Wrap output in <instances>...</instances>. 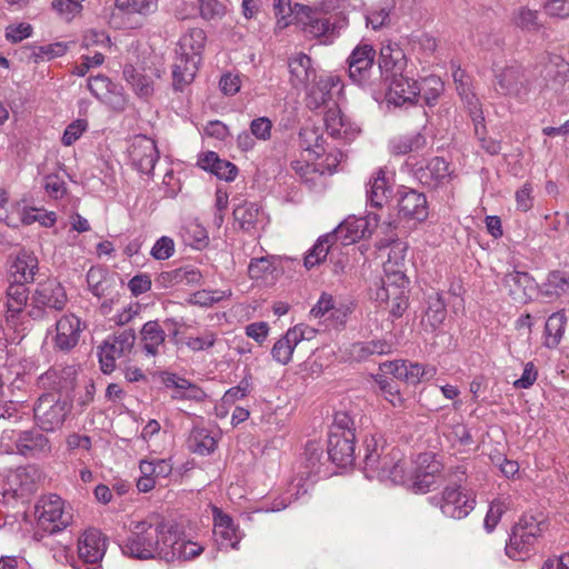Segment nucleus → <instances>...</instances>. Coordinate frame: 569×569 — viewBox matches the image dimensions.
I'll return each instance as SVG.
<instances>
[{
    "label": "nucleus",
    "mask_w": 569,
    "mask_h": 569,
    "mask_svg": "<svg viewBox=\"0 0 569 569\" xmlns=\"http://www.w3.org/2000/svg\"><path fill=\"white\" fill-rule=\"evenodd\" d=\"M170 527L157 512H151L141 520H132L129 535L121 545L123 555L140 560L163 559L170 539Z\"/></svg>",
    "instance_id": "f257e3e1"
},
{
    "label": "nucleus",
    "mask_w": 569,
    "mask_h": 569,
    "mask_svg": "<svg viewBox=\"0 0 569 569\" xmlns=\"http://www.w3.org/2000/svg\"><path fill=\"white\" fill-rule=\"evenodd\" d=\"M363 468L367 479L390 480L393 483L407 482L405 465L400 451L389 448L380 433H370L362 439Z\"/></svg>",
    "instance_id": "f03ea898"
},
{
    "label": "nucleus",
    "mask_w": 569,
    "mask_h": 569,
    "mask_svg": "<svg viewBox=\"0 0 569 569\" xmlns=\"http://www.w3.org/2000/svg\"><path fill=\"white\" fill-rule=\"evenodd\" d=\"M339 0L322 1L319 6H298L296 21L301 26L303 34L317 39L321 43H330L339 30L347 24L346 17L336 9L342 6Z\"/></svg>",
    "instance_id": "7ed1b4c3"
},
{
    "label": "nucleus",
    "mask_w": 569,
    "mask_h": 569,
    "mask_svg": "<svg viewBox=\"0 0 569 569\" xmlns=\"http://www.w3.org/2000/svg\"><path fill=\"white\" fill-rule=\"evenodd\" d=\"M547 529L548 522L542 513H523L511 529L506 555L513 560L528 559L536 552L537 543Z\"/></svg>",
    "instance_id": "20e7f679"
},
{
    "label": "nucleus",
    "mask_w": 569,
    "mask_h": 569,
    "mask_svg": "<svg viewBox=\"0 0 569 569\" xmlns=\"http://www.w3.org/2000/svg\"><path fill=\"white\" fill-rule=\"evenodd\" d=\"M4 322L21 337L26 336L32 327L29 316V290L23 283L9 281L4 296Z\"/></svg>",
    "instance_id": "39448f33"
},
{
    "label": "nucleus",
    "mask_w": 569,
    "mask_h": 569,
    "mask_svg": "<svg viewBox=\"0 0 569 569\" xmlns=\"http://www.w3.org/2000/svg\"><path fill=\"white\" fill-rule=\"evenodd\" d=\"M68 302L67 292L57 279L39 282L30 297L29 316L33 321L47 318L48 310L62 311Z\"/></svg>",
    "instance_id": "423d86ee"
},
{
    "label": "nucleus",
    "mask_w": 569,
    "mask_h": 569,
    "mask_svg": "<svg viewBox=\"0 0 569 569\" xmlns=\"http://www.w3.org/2000/svg\"><path fill=\"white\" fill-rule=\"evenodd\" d=\"M38 526L49 532L61 531L72 523V508L57 495L41 497L36 505Z\"/></svg>",
    "instance_id": "0eeeda50"
},
{
    "label": "nucleus",
    "mask_w": 569,
    "mask_h": 569,
    "mask_svg": "<svg viewBox=\"0 0 569 569\" xmlns=\"http://www.w3.org/2000/svg\"><path fill=\"white\" fill-rule=\"evenodd\" d=\"M71 400L47 392L40 396L33 407L36 423L44 431L59 429L71 412Z\"/></svg>",
    "instance_id": "6e6552de"
},
{
    "label": "nucleus",
    "mask_w": 569,
    "mask_h": 569,
    "mask_svg": "<svg viewBox=\"0 0 569 569\" xmlns=\"http://www.w3.org/2000/svg\"><path fill=\"white\" fill-rule=\"evenodd\" d=\"M14 440L17 452L26 458L46 456L51 452V443L47 436L39 430H27L17 435L14 431L4 430L0 437V450L10 453L13 448L7 441Z\"/></svg>",
    "instance_id": "1a4fd4ad"
},
{
    "label": "nucleus",
    "mask_w": 569,
    "mask_h": 569,
    "mask_svg": "<svg viewBox=\"0 0 569 569\" xmlns=\"http://www.w3.org/2000/svg\"><path fill=\"white\" fill-rule=\"evenodd\" d=\"M136 340L137 337L132 329L122 330L104 340L98 348L101 371L106 375L113 372L117 367L116 361L131 353Z\"/></svg>",
    "instance_id": "9d476101"
},
{
    "label": "nucleus",
    "mask_w": 569,
    "mask_h": 569,
    "mask_svg": "<svg viewBox=\"0 0 569 569\" xmlns=\"http://www.w3.org/2000/svg\"><path fill=\"white\" fill-rule=\"evenodd\" d=\"M78 368L73 365H56L38 378V386L43 390L70 399L78 378Z\"/></svg>",
    "instance_id": "9b49d317"
},
{
    "label": "nucleus",
    "mask_w": 569,
    "mask_h": 569,
    "mask_svg": "<svg viewBox=\"0 0 569 569\" xmlns=\"http://www.w3.org/2000/svg\"><path fill=\"white\" fill-rule=\"evenodd\" d=\"M431 501L439 506L441 512L452 519L467 517L475 508L473 497L461 490L457 483L445 487L441 497H432Z\"/></svg>",
    "instance_id": "f8f14e48"
},
{
    "label": "nucleus",
    "mask_w": 569,
    "mask_h": 569,
    "mask_svg": "<svg viewBox=\"0 0 569 569\" xmlns=\"http://www.w3.org/2000/svg\"><path fill=\"white\" fill-rule=\"evenodd\" d=\"M379 369L385 373L392 375L400 381L413 386L432 379L437 373V368L433 366H423L408 360L386 361L379 365Z\"/></svg>",
    "instance_id": "ddd939ff"
},
{
    "label": "nucleus",
    "mask_w": 569,
    "mask_h": 569,
    "mask_svg": "<svg viewBox=\"0 0 569 569\" xmlns=\"http://www.w3.org/2000/svg\"><path fill=\"white\" fill-rule=\"evenodd\" d=\"M82 330L83 327L79 317L73 313L61 316L57 320L53 330L49 331L53 349L61 352L71 351L79 343Z\"/></svg>",
    "instance_id": "4468645a"
},
{
    "label": "nucleus",
    "mask_w": 569,
    "mask_h": 569,
    "mask_svg": "<svg viewBox=\"0 0 569 569\" xmlns=\"http://www.w3.org/2000/svg\"><path fill=\"white\" fill-rule=\"evenodd\" d=\"M128 154L131 166L143 174H150L159 159L154 140L142 134L131 139Z\"/></svg>",
    "instance_id": "2eb2a0df"
},
{
    "label": "nucleus",
    "mask_w": 569,
    "mask_h": 569,
    "mask_svg": "<svg viewBox=\"0 0 569 569\" xmlns=\"http://www.w3.org/2000/svg\"><path fill=\"white\" fill-rule=\"evenodd\" d=\"M496 90L518 101H526L530 92V82L519 66L506 67L496 76Z\"/></svg>",
    "instance_id": "dca6fc26"
},
{
    "label": "nucleus",
    "mask_w": 569,
    "mask_h": 569,
    "mask_svg": "<svg viewBox=\"0 0 569 569\" xmlns=\"http://www.w3.org/2000/svg\"><path fill=\"white\" fill-rule=\"evenodd\" d=\"M39 269L37 256L27 249H20L16 253L9 256L8 260V279L17 283H31Z\"/></svg>",
    "instance_id": "f3484780"
},
{
    "label": "nucleus",
    "mask_w": 569,
    "mask_h": 569,
    "mask_svg": "<svg viewBox=\"0 0 569 569\" xmlns=\"http://www.w3.org/2000/svg\"><path fill=\"white\" fill-rule=\"evenodd\" d=\"M398 213L400 217L422 222L429 216L427 197L423 192L402 187L398 191Z\"/></svg>",
    "instance_id": "a211bd4d"
},
{
    "label": "nucleus",
    "mask_w": 569,
    "mask_h": 569,
    "mask_svg": "<svg viewBox=\"0 0 569 569\" xmlns=\"http://www.w3.org/2000/svg\"><path fill=\"white\" fill-rule=\"evenodd\" d=\"M415 177L422 186L438 189L451 180L449 163L441 157H433L425 167L415 170Z\"/></svg>",
    "instance_id": "6ab92c4d"
},
{
    "label": "nucleus",
    "mask_w": 569,
    "mask_h": 569,
    "mask_svg": "<svg viewBox=\"0 0 569 569\" xmlns=\"http://www.w3.org/2000/svg\"><path fill=\"white\" fill-rule=\"evenodd\" d=\"M41 475L34 466L19 467L7 476L8 490L17 497H28L38 489Z\"/></svg>",
    "instance_id": "aec40b11"
},
{
    "label": "nucleus",
    "mask_w": 569,
    "mask_h": 569,
    "mask_svg": "<svg viewBox=\"0 0 569 569\" xmlns=\"http://www.w3.org/2000/svg\"><path fill=\"white\" fill-rule=\"evenodd\" d=\"M418 462L419 468L411 479V487L416 492L423 493L438 483V473H440L442 466L431 453L420 455Z\"/></svg>",
    "instance_id": "412c9836"
},
{
    "label": "nucleus",
    "mask_w": 569,
    "mask_h": 569,
    "mask_svg": "<svg viewBox=\"0 0 569 569\" xmlns=\"http://www.w3.org/2000/svg\"><path fill=\"white\" fill-rule=\"evenodd\" d=\"M388 91L386 98L389 103L402 106L406 102H412L419 93L418 82L410 78L406 72L387 80Z\"/></svg>",
    "instance_id": "4be33fe9"
},
{
    "label": "nucleus",
    "mask_w": 569,
    "mask_h": 569,
    "mask_svg": "<svg viewBox=\"0 0 569 569\" xmlns=\"http://www.w3.org/2000/svg\"><path fill=\"white\" fill-rule=\"evenodd\" d=\"M355 440L356 437L330 433L328 457L339 468L350 467L352 469L356 461Z\"/></svg>",
    "instance_id": "5701e85b"
},
{
    "label": "nucleus",
    "mask_w": 569,
    "mask_h": 569,
    "mask_svg": "<svg viewBox=\"0 0 569 569\" xmlns=\"http://www.w3.org/2000/svg\"><path fill=\"white\" fill-rule=\"evenodd\" d=\"M202 278L201 272L190 266L180 267L171 270L161 271L154 279L156 286L161 289H170L179 286H190L199 283Z\"/></svg>",
    "instance_id": "b1692460"
},
{
    "label": "nucleus",
    "mask_w": 569,
    "mask_h": 569,
    "mask_svg": "<svg viewBox=\"0 0 569 569\" xmlns=\"http://www.w3.org/2000/svg\"><path fill=\"white\" fill-rule=\"evenodd\" d=\"M203 551V547L172 531L170 527V539L163 552V560H191Z\"/></svg>",
    "instance_id": "393cba45"
},
{
    "label": "nucleus",
    "mask_w": 569,
    "mask_h": 569,
    "mask_svg": "<svg viewBox=\"0 0 569 569\" xmlns=\"http://www.w3.org/2000/svg\"><path fill=\"white\" fill-rule=\"evenodd\" d=\"M106 552V540L98 529H88L79 538L78 555L88 563L99 562Z\"/></svg>",
    "instance_id": "a878e982"
},
{
    "label": "nucleus",
    "mask_w": 569,
    "mask_h": 569,
    "mask_svg": "<svg viewBox=\"0 0 569 569\" xmlns=\"http://www.w3.org/2000/svg\"><path fill=\"white\" fill-rule=\"evenodd\" d=\"M290 83L296 89H307L316 80V70L309 56L300 52L289 59L288 62Z\"/></svg>",
    "instance_id": "bb28decb"
},
{
    "label": "nucleus",
    "mask_w": 569,
    "mask_h": 569,
    "mask_svg": "<svg viewBox=\"0 0 569 569\" xmlns=\"http://www.w3.org/2000/svg\"><path fill=\"white\" fill-rule=\"evenodd\" d=\"M166 331L158 320L147 321L140 330L142 350L151 357H157L166 350Z\"/></svg>",
    "instance_id": "cd10ccee"
},
{
    "label": "nucleus",
    "mask_w": 569,
    "mask_h": 569,
    "mask_svg": "<svg viewBox=\"0 0 569 569\" xmlns=\"http://www.w3.org/2000/svg\"><path fill=\"white\" fill-rule=\"evenodd\" d=\"M379 69L385 80L401 76L407 69V58L398 46H387L381 49Z\"/></svg>",
    "instance_id": "c85d7f7f"
},
{
    "label": "nucleus",
    "mask_w": 569,
    "mask_h": 569,
    "mask_svg": "<svg viewBox=\"0 0 569 569\" xmlns=\"http://www.w3.org/2000/svg\"><path fill=\"white\" fill-rule=\"evenodd\" d=\"M213 515V533L222 540V543L237 548L241 540L238 528L233 523L232 518L224 513L218 507L212 508Z\"/></svg>",
    "instance_id": "c756f323"
},
{
    "label": "nucleus",
    "mask_w": 569,
    "mask_h": 569,
    "mask_svg": "<svg viewBox=\"0 0 569 569\" xmlns=\"http://www.w3.org/2000/svg\"><path fill=\"white\" fill-rule=\"evenodd\" d=\"M207 34L201 28H191L181 36L178 42V54L202 60Z\"/></svg>",
    "instance_id": "7c9ffc66"
},
{
    "label": "nucleus",
    "mask_w": 569,
    "mask_h": 569,
    "mask_svg": "<svg viewBox=\"0 0 569 569\" xmlns=\"http://www.w3.org/2000/svg\"><path fill=\"white\" fill-rule=\"evenodd\" d=\"M338 80L333 77L320 78L308 90L306 97V106L310 110H318L321 107H327L331 101V90Z\"/></svg>",
    "instance_id": "2f4dec72"
},
{
    "label": "nucleus",
    "mask_w": 569,
    "mask_h": 569,
    "mask_svg": "<svg viewBox=\"0 0 569 569\" xmlns=\"http://www.w3.org/2000/svg\"><path fill=\"white\" fill-rule=\"evenodd\" d=\"M389 191L390 186L386 177V171L383 169H379L373 173L368 182L366 191L367 202L373 209H382L383 204L388 200Z\"/></svg>",
    "instance_id": "473e14b6"
},
{
    "label": "nucleus",
    "mask_w": 569,
    "mask_h": 569,
    "mask_svg": "<svg viewBox=\"0 0 569 569\" xmlns=\"http://www.w3.org/2000/svg\"><path fill=\"white\" fill-rule=\"evenodd\" d=\"M200 63V59L178 54L172 67L174 88L181 90L183 86L190 83L194 79Z\"/></svg>",
    "instance_id": "72a5a7b5"
},
{
    "label": "nucleus",
    "mask_w": 569,
    "mask_h": 569,
    "mask_svg": "<svg viewBox=\"0 0 569 569\" xmlns=\"http://www.w3.org/2000/svg\"><path fill=\"white\" fill-rule=\"evenodd\" d=\"M503 286L515 301L526 302L529 298L528 289L532 287V278L527 272L512 271L505 276Z\"/></svg>",
    "instance_id": "f704fd0d"
},
{
    "label": "nucleus",
    "mask_w": 569,
    "mask_h": 569,
    "mask_svg": "<svg viewBox=\"0 0 569 569\" xmlns=\"http://www.w3.org/2000/svg\"><path fill=\"white\" fill-rule=\"evenodd\" d=\"M546 87L558 92L567 82L569 63L556 56L545 68Z\"/></svg>",
    "instance_id": "c9c22d12"
},
{
    "label": "nucleus",
    "mask_w": 569,
    "mask_h": 569,
    "mask_svg": "<svg viewBox=\"0 0 569 569\" xmlns=\"http://www.w3.org/2000/svg\"><path fill=\"white\" fill-rule=\"evenodd\" d=\"M327 236L336 250L353 246L356 242V217L349 216Z\"/></svg>",
    "instance_id": "e433bc0d"
},
{
    "label": "nucleus",
    "mask_w": 569,
    "mask_h": 569,
    "mask_svg": "<svg viewBox=\"0 0 569 569\" xmlns=\"http://www.w3.org/2000/svg\"><path fill=\"white\" fill-rule=\"evenodd\" d=\"M447 309L442 295L433 292L428 297V309L422 318V325L436 330L446 319Z\"/></svg>",
    "instance_id": "4c0bfd02"
},
{
    "label": "nucleus",
    "mask_w": 569,
    "mask_h": 569,
    "mask_svg": "<svg viewBox=\"0 0 569 569\" xmlns=\"http://www.w3.org/2000/svg\"><path fill=\"white\" fill-rule=\"evenodd\" d=\"M179 236L184 244L197 249H201L208 243L207 230L196 219L184 221L180 228Z\"/></svg>",
    "instance_id": "58836bf2"
},
{
    "label": "nucleus",
    "mask_w": 569,
    "mask_h": 569,
    "mask_svg": "<svg viewBox=\"0 0 569 569\" xmlns=\"http://www.w3.org/2000/svg\"><path fill=\"white\" fill-rule=\"evenodd\" d=\"M140 472L153 478L157 483L169 478L172 473V462L170 459H142L139 463Z\"/></svg>",
    "instance_id": "ea45409f"
},
{
    "label": "nucleus",
    "mask_w": 569,
    "mask_h": 569,
    "mask_svg": "<svg viewBox=\"0 0 569 569\" xmlns=\"http://www.w3.org/2000/svg\"><path fill=\"white\" fill-rule=\"evenodd\" d=\"M395 0H379L377 6L371 7L366 13L367 27L378 30L390 22V13L395 9Z\"/></svg>",
    "instance_id": "a19ab883"
},
{
    "label": "nucleus",
    "mask_w": 569,
    "mask_h": 569,
    "mask_svg": "<svg viewBox=\"0 0 569 569\" xmlns=\"http://www.w3.org/2000/svg\"><path fill=\"white\" fill-rule=\"evenodd\" d=\"M261 214L262 212L260 208L252 202L241 203L233 209L234 221L238 222L239 227L246 231L256 227L260 221Z\"/></svg>",
    "instance_id": "79ce46f5"
},
{
    "label": "nucleus",
    "mask_w": 569,
    "mask_h": 569,
    "mask_svg": "<svg viewBox=\"0 0 569 569\" xmlns=\"http://www.w3.org/2000/svg\"><path fill=\"white\" fill-rule=\"evenodd\" d=\"M296 337V333H290L288 330L274 342L271 349V356L274 361L282 366H286L291 361L293 351L298 346Z\"/></svg>",
    "instance_id": "37998d69"
},
{
    "label": "nucleus",
    "mask_w": 569,
    "mask_h": 569,
    "mask_svg": "<svg viewBox=\"0 0 569 569\" xmlns=\"http://www.w3.org/2000/svg\"><path fill=\"white\" fill-rule=\"evenodd\" d=\"M116 9L126 16H149L157 11L158 0H114Z\"/></svg>",
    "instance_id": "c03bdc74"
},
{
    "label": "nucleus",
    "mask_w": 569,
    "mask_h": 569,
    "mask_svg": "<svg viewBox=\"0 0 569 569\" xmlns=\"http://www.w3.org/2000/svg\"><path fill=\"white\" fill-rule=\"evenodd\" d=\"M336 249L333 248L331 241L329 240L327 234L319 237L317 242L312 246V248L307 252L305 257V267L307 269H312L322 262L326 261L328 254L333 252Z\"/></svg>",
    "instance_id": "a18cd8bd"
},
{
    "label": "nucleus",
    "mask_w": 569,
    "mask_h": 569,
    "mask_svg": "<svg viewBox=\"0 0 569 569\" xmlns=\"http://www.w3.org/2000/svg\"><path fill=\"white\" fill-rule=\"evenodd\" d=\"M569 291V276L562 271H551L548 274L547 281L541 287L543 296L553 298L560 297Z\"/></svg>",
    "instance_id": "49530a36"
},
{
    "label": "nucleus",
    "mask_w": 569,
    "mask_h": 569,
    "mask_svg": "<svg viewBox=\"0 0 569 569\" xmlns=\"http://www.w3.org/2000/svg\"><path fill=\"white\" fill-rule=\"evenodd\" d=\"M419 93L426 104L432 107L437 103L440 94L443 91V82L437 76H429L423 78L420 83H418Z\"/></svg>",
    "instance_id": "de8ad7c7"
},
{
    "label": "nucleus",
    "mask_w": 569,
    "mask_h": 569,
    "mask_svg": "<svg viewBox=\"0 0 569 569\" xmlns=\"http://www.w3.org/2000/svg\"><path fill=\"white\" fill-rule=\"evenodd\" d=\"M189 443L192 451L200 455L210 453L217 447L216 439L204 428H194L191 431Z\"/></svg>",
    "instance_id": "09e8293b"
},
{
    "label": "nucleus",
    "mask_w": 569,
    "mask_h": 569,
    "mask_svg": "<svg viewBox=\"0 0 569 569\" xmlns=\"http://www.w3.org/2000/svg\"><path fill=\"white\" fill-rule=\"evenodd\" d=\"M426 146V138L417 133L415 136L399 137L390 142V151L395 156H403Z\"/></svg>",
    "instance_id": "8fccbe9b"
},
{
    "label": "nucleus",
    "mask_w": 569,
    "mask_h": 569,
    "mask_svg": "<svg viewBox=\"0 0 569 569\" xmlns=\"http://www.w3.org/2000/svg\"><path fill=\"white\" fill-rule=\"evenodd\" d=\"M277 271L273 260L270 257H260L251 259L248 267V274L252 280H268L273 279V273Z\"/></svg>",
    "instance_id": "3c124183"
},
{
    "label": "nucleus",
    "mask_w": 569,
    "mask_h": 569,
    "mask_svg": "<svg viewBox=\"0 0 569 569\" xmlns=\"http://www.w3.org/2000/svg\"><path fill=\"white\" fill-rule=\"evenodd\" d=\"M84 0H52L51 8L58 17L67 22L80 17Z\"/></svg>",
    "instance_id": "603ef678"
},
{
    "label": "nucleus",
    "mask_w": 569,
    "mask_h": 569,
    "mask_svg": "<svg viewBox=\"0 0 569 569\" xmlns=\"http://www.w3.org/2000/svg\"><path fill=\"white\" fill-rule=\"evenodd\" d=\"M123 74L127 81L131 84L133 90L140 97H148L153 91L152 80L140 72H138L133 67L127 66L123 70Z\"/></svg>",
    "instance_id": "864d4df0"
},
{
    "label": "nucleus",
    "mask_w": 569,
    "mask_h": 569,
    "mask_svg": "<svg viewBox=\"0 0 569 569\" xmlns=\"http://www.w3.org/2000/svg\"><path fill=\"white\" fill-rule=\"evenodd\" d=\"M511 507V500L509 498L495 499L490 506L485 518V528L488 532H491L500 521L502 515Z\"/></svg>",
    "instance_id": "5fc2aeb1"
},
{
    "label": "nucleus",
    "mask_w": 569,
    "mask_h": 569,
    "mask_svg": "<svg viewBox=\"0 0 569 569\" xmlns=\"http://www.w3.org/2000/svg\"><path fill=\"white\" fill-rule=\"evenodd\" d=\"M441 432L453 447L457 445L467 446L472 442L468 428L463 423L445 425Z\"/></svg>",
    "instance_id": "6e6d98bb"
},
{
    "label": "nucleus",
    "mask_w": 569,
    "mask_h": 569,
    "mask_svg": "<svg viewBox=\"0 0 569 569\" xmlns=\"http://www.w3.org/2000/svg\"><path fill=\"white\" fill-rule=\"evenodd\" d=\"M513 23L527 31H538L541 24L538 21V12L526 7H521L513 12Z\"/></svg>",
    "instance_id": "4d7b16f0"
},
{
    "label": "nucleus",
    "mask_w": 569,
    "mask_h": 569,
    "mask_svg": "<svg viewBox=\"0 0 569 569\" xmlns=\"http://www.w3.org/2000/svg\"><path fill=\"white\" fill-rule=\"evenodd\" d=\"M113 83L106 76L99 74L88 79L89 91L99 100L109 103V98L112 92Z\"/></svg>",
    "instance_id": "13d9d810"
},
{
    "label": "nucleus",
    "mask_w": 569,
    "mask_h": 569,
    "mask_svg": "<svg viewBox=\"0 0 569 569\" xmlns=\"http://www.w3.org/2000/svg\"><path fill=\"white\" fill-rule=\"evenodd\" d=\"M302 6L301 3H295L291 6L290 0H273V11L277 17V28L284 29L290 23V17L296 20V8Z\"/></svg>",
    "instance_id": "bf43d9fd"
},
{
    "label": "nucleus",
    "mask_w": 569,
    "mask_h": 569,
    "mask_svg": "<svg viewBox=\"0 0 569 569\" xmlns=\"http://www.w3.org/2000/svg\"><path fill=\"white\" fill-rule=\"evenodd\" d=\"M392 352V343L387 340H371L363 342L358 349V360L367 359L371 356H382Z\"/></svg>",
    "instance_id": "052dcab7"
},
{
    "label": "nucleus",
    "mask_w": 569,
    "mask_h": 569,
    "mask_svg": "<svg viewBox=\"0 0 569 569\" xmlns=\"http://www.w3.org/2000/svg\"><path fill=\"white\" fill-rule=\"evenodd\" d=\"M303 457L306 467L310 472H318L321 459L323 458V447L320 441H308L305 448Z\"/></svg>",
    "instance_id": "680f3d73"
},
{
    "label": "nucleus",
    "mask_w": 569,
    "mask_h": 569,
    "mask_svg": "<svg viewBox=\"0 0 569 569\" xmlns=\"http://www.w3.org/2000/svg\"><path fill=\"white\" fill-rule=\"evenodd\" d=\"M330 433L356 437L352 415L346 410H338L335 415L333 426Z\"/></svg>",
    "instance_id": "e2e57ef3"
},
{
    "label": "nucleus",
    "mask_w": 569,
    "mask_h": 569,
    "mask_svg": "<svg viewBox=\"0 0 569 569\" xmlns=\"http://www.w3.org/2000/svg\"><path fill=\"white\" fill-rule=\"evenodd\" d=\"M82 48L109 50L111 48V40L104 31L88 30L82 37Z\"/></svg>",
    "instance_id": "0e129e2a"
},
{
    "label": "nucleus",
    "mask_w": 569,
    "mask_h": 569,
    "mask_svg": "<svg viewBox=\"0 0 569 569\" xmlns=\"http://www.w3.org/2000/svg\"><path fill=\"white\" fill-rule=\"evenodd\" d=\"M218 341V335L212 330H204L197 337H188L186 345L192 351H206Z\"/></svg>",
    "instance_id": "69168bd1"
},
{
    "label": "nucleus",
    "mask_w": 569,
    "mask_h": 569,
    "mask_svg": "<svg viewBox=\"0 0 569 569\" xmlns=\"http://www.w3.org/2000/svg\"><path fill=\"white\" fill-rule=\"evenodd\" d=\"M200 16L204 20H220L227 13V7L219 0H199Z\"/></svg>",
    "instance_id": "338daca9"
},
{
    "label": "nucleus",
    "mask_w": 569,
    "mask_h": 569,
    "mask_svg": "<svg viewBox=\"0 0 569 569\" xmlns=\"http://www.w3.org/2000/svg\"><path fill=\"white\" fill-rule=\"evenodd\" d=\"M325 124L327 128V131L331 136H339L343 131V118L341 116L340 109L333 104V107L328 108V110L325 113Z\"/></svg>",
    "instance_id": "774afa93"
}]
</instances>
